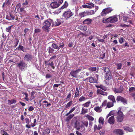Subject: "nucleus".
<instances>
[{"instance_id":"5fc2aeb1","label":"nucleus","mask_w":135,"mask_h":135,"mask_svg":"<svg viewBox=\"0 0 135 135\" xmlns=\"http://www.w3.org/2000/svg\"><path fill=\"white\" fill-rule=\"evenodd\" d=\"M128 20H129L128 17H124L123 18V21L125 22H128Z\"/></svg>"},{"instance_id":"aec40b11","label":"nucleus","mask_w":135,"mask_h":135,"mask_svg":"<svg viewBox=\"0 0 135 135\" xmlns=\"http://www.w3.org/2000/svg\"><path fill=\"white\" fill-rule=\"evenodd\" d=\"M89 82L90 83H97V79L94 77H89Z\"/></svg>"},{"instance_id":"7c9ffc66","label":"nucleus","mask_w":135,"mask_h":135,"mask_svg":"<svg viewBox=\"0 0 135 135\" xmlns=\"http://www.w3.org/2000/svg\"><path fill=\"white\" fill-rule=\"evenodd\" d=\"M68 6V3L67 1H65L63 5L61 7L60 9H63L66 8Z\"/></svg>"},{"instance_id":"473e14b6","label":"nucleus","mask_w":135,"mask_h":135,"mask_svg":"<svg viewBox=\"0 0 135 135\" xmlns=\"http://www.w3.org/2000/svg\"><path fill=\"white\" fill-rule=\"evenodd\" d=\"M124 117L123 116H117V120L118 122H121L123 120Z\"/></svg>"},{"instance_id":"e433bc0d","label":"nucleus","mask_w":135,"mask_h":135,"mask_svg":"<svg viewBox=\"0 0 135 135\" xmlns=\"http://www.w3.org/2000/svg\"><path fill=\"white\" fill-rule=\"evenodd\" d=\"M117 112L116 110H114L110 112V116L111 115L116 116L117 114Z\"/></svg>"},{"instance_id":"7ed1b4c3","label":"nucleus","mask_w":135,"mask_h":135,"mask_svg":"<svg viewBox=\"0 0 135 135\" xmlns=\"http://www.w3.org/2000/svg\"><path fill=\"white\" fill-rule=\"evenodd\" d=\"M73 15V13L70 9H69L64 12L63 13L62 16L65 19L67 20Z\"/></svg>"},{"instance_id":"ddd939ff","label":"nucleus","mask_w":135,"mask_h":135,"mask_svg":"<svg viewBox=\"0 0 135 135\" xmlns=\"http://www.w3.org/2000/svg\"><path fill=\"white\" fill-rule=\"evenodd\" d=\"M114 91L116 93H121L122 92L123 87L121 85L119 87V88H114Z\"/></svg>"},{"instance_id":"c9c22d12","label":"nucleus","mask_w":135,"mask_h":135,"mask_svg":"<svg viewBox=\"0 0 135 135\" xmlns=\"http://www.w3.org/2000/svg\"><path fill=\"white\" fill-rule=\"evenodd\" d=\"M87 15H91L94 14L95 13L94 11L93 10H90L86 12Z\"/></svg>"},{"instance_id":"a19ab883","label":"nucleus","mask_w":135,"mask_h":135,"mask_svg":"<svg viewBox=\"0 0 135 135\" xmlns=\"http://www.w3.org/2000/svg\"><path fill=\"white\" fill-rule=\"evenodd\" d=\"M115 122V119L113 116L110 117V124H114Z\"/></svg>"},{"instance_id":"09e8293b","label":"nucleus","mask_w":135,"mask_h":135,"mask_svg":"<svg viewBox=\"0 0 135 135\" xmlns=\"http://www.w3.org/2000/svg\"><path fill=\"white\" fill-rule=\"evenodd\" d=\"M79 15L81 17H84L85 16H86V12H83L80 13L79 14Z\"/></svg>"},{"instance_id":"b1692460","label":"nucleus","mask_w":135,"mask_h":135,"mask_svg":"<svg viewBox=\"0 0 135 135\" xmlns=\"http://www.w3.org/2000/svg\"><path fill=\"white\" fill-rule=\"evenodd\" d=\"M117 116H123L124 117V115L123 112L121 111V108H119V109L117 112Z\"/></svg>"},{"instance_id":"680f3d73","label":"nucleus","mask_w":135,"mask_h":135,"mask_svg":"<svg viewBox=\"0 0 135 135\" xmlns=\"http://www.w3.org/2000/svg\"><path fill=\"white\" fill-rule=\"evenodd\" d=\"M107 101L105 100L101 105L102 106V107L105 106L107 104Z\"/></svg>"},{"instance_id":"9d476101","label":"nucleus","mask_w":135,"mask_h":135,"mask_svg":"<svg viewBox=\"0 0 135 135\" xmlns=\"http://www.w3.org/2000/svg\"><path fill=\"white\" fill-rule=\"evenodd\" d=\"M113 132L116 134L119 135H122L124 134L123 131L119 129H115L113 131Z\"/></svg>"},{"instance_id":"39448f33","label":"nucleus","mask_w":135,"mask_h":135,"mask_svg":"<svg viewBox=\"0 0 135 135\" xmlns=\"http://www.w3.org/2000/svg\"><path fill=\"white\" fill-rule=\"evenodd\" d=\"M71 122L72 124L74 126V127L76 129L79 130L80 129L79 123L78 121L76 120L75 117L73 119Z\"/></svg>"},{"instance_id":"1a4fd4ad","label":"nucleus","mask_w":135,"mask_h":135,"mask_svg":"<svg viewBox=\"0 0 135 135\" xmlns=\"http://www.w3.org/2000/svg\"><path fill=\"white\" fill-rule=\"evenodd\" d=\"M52 26H58L61 23L60 19H57L56 21L52 22Z\"/></svg>"},{"instance_id":"bf43d9fd","label":"nucleus","mask_w":135,"mask_h":135,"mask_svg":"<svg viewBox=\"0 0 135 135\" xmlns=\"http://www.w3.org/2000/svg\"><path fill=\"white\" fill-rule=\"evenodd\" d=\"M34 32L36 33H40L41 32V30L39 28H36Z\"/></svg>"},{"instance_id":"2eb2a0df","label":"nucleus","mask_w":135,"mask_h":135,"mask_svg":"<svg viewBox=\"0 0 135 135\" xmlns=\"http://www.w3.org/2000/svg\"><path fill=\"white\" fill-rule=\"evenodd\" d=\"M43 103L42 104V106L44 108H46L51 105L50 103H48L47 101L44 100L43 102Z\"/></svg>"},{"instance_id":"9b49d317","label":"nucleus","mask_w":135,"mask_h":135,"mask_svg":"<svg viewBox=\"0 0 135 135\" xmlns=\"http://www.w3.org/2000/svg\"><path fill=\"white\" fill-rule=\"evenodd\" d=\"M15 18V16L11 13H9V15H7L6 17V19L8 20H14Z\"/></svg>"},{"instance_id":"37998d69","label":"nucleus","mask_w":135,"mask_h":135,"mask_svg":"<svg viewBox=\"0 0 135 135\" xmlns=\"http://www.w3.org/2000/svg\"><path fill=\"white\" fill-rule=\"evenodd\" d=\"M51 46L52 47L55 49H58V50L59 49V46L58 47L57 45L53 43L52 44Z\"/></svg>"},{"instance_id":"f03ea898","label":"nucleus","mask_w":135,"mask_h":135,"mask_svg":"<svg viewBox=\"0 0 135 135\" xmlns=\"http://www.w3.org/2000/svg\"><path fill=\"white\" fill-rule=\"evenodd\" d=\"M104 71L106 72L105 75V83L107 85H108L110 83L109 79L110 70L108 68L106 67H104Z\"/></svg>"},{"instance_id":"c85d7f7f","label":"nucleus","mask_w":135,"mask_h":135,"mask_svg":"<svg viewBox=\"0 0 135 135\" xmlns=\"http://www.w3.org/2000/svg\"><path fill=\"white\" fill-rule=\"evenodd\" d=\"M87 99L83 95L79 98V102H81L86 100Z\"/></svg>"},{"instance_id":"423d86ee","label":"nucleus","mask_w":135,"mask_h":135,"mask_svg":"<svg viewBox=\"0 0 135 135\" xmlns=\"http://www.w3.org/2000/svg\"><path fill=\"white\" fill-rule=\"evenodd\" d=\"M17 67L22 70L27 67V64L23 61H21L20 62L17 63Z\"/></svg>"},{"instance_id":"6e6552de","label":"nucleus","mask_w":135,"mask_h":135,"mask_svg":"<svg viewBox=\"0 0 135 135\" xmlns=\"http://www.w3.org/2000/svg\"><path fill=\"white\" fill-rule=\"evenodd\" d=\"M110 12V8H107L103 9L101 13V15L102 16H105Z\"/></svg>"},{"instance_id":"412c9836","label":"nucleus","mask_w":135,"mask_h":135,"mask_svg":"<svg viewBox=\"0 0 135 135\" xmlns=\"http://www.w3.org/2000/svg\"><path fill=\"white\" fill-rule=\"evenodd\" d=\"M102 106H100V107L97 106L95 107L94 108V109L97 112L100 113L102 111Z\"/></svg>"},{"instance_id":"6ab92c4d","label":"nucleus","mask_w":135,"mask_h":135,"mask_svg":"<svg viewBox=\"0 0 135 135\" xmlns=\"http://www.w3.org/2000/svg\"><path fill=\"white\" fill-rule=\"evenodd\" d=\"M86 32L87 33H88L86 34L85 33L80 32L79 34L78 35V36H79L80 37L82 38L84 36H87L88 34H90V33L89 31H87Z\"/></svg>"},{"instance_id":"0eeeda50","label":"nucleus","mask_w":135,"mask_h":135,"mask_svg":"<svg viewBox=\"0 0 135 135\" xmlns=\"http://www.w3.org/2000/svg\"><path fill=\"white\" fill-rule=\"evenodd\" d=\"M32 59V55L29 54H26L24 58L25 61L28 62L31 61Z\"/></svg>"},{"instance_id":"f257e3e1","label":"nucleus","mask_w":135,"mask_h":135,"mask_svg":"<svg viewBox=\"0 0 135 135\" xmlns=\"http://www.w3.org/2000/svg\"><path fill=\"white\" fill-rule=\"evenodd\" d=\"M52 21L50 19H48L45 21L44 26L42 27V28L45 31L49 32V27L52 23Z\"/></svg>"},{"instance_id":"393cba45","label":"nucleus","mask_w":135,"mask_h":135,"mask_svg":"<svg viewBox=\"0 0 135 135\" xmlns=\"http://www.w3.org/2000/svg\"><path fill=\"white\" fill-rule=\"evenodd\" d=\"M88 112V109H85L83 107L82 108L80 114H81L84 115Z\"/></svg>"},{"instance_id":"58836bf2","label":"nucleus","mask_w":135,"mask_h":135,"mask_svg":"<svg viewBox=\"0 0 135 135\" xmlns=\"http://www.w3.org/2000/svg\"><path fill=\"white\" fill-rule=\"evenodd\" d=\"M79 94V90L78 88L76 87L75 90V97H78Z\"/></svg>"},{"instance_id":"72a5a7b5","label":"nucleus","mask_w":135,"mask_h":135,"mask_svg":"<svg viewBox=\"0 0 135 135\" xmlns=\"http://www.w3.org/2000/svg\"><path fill=\"white\" fill-rule=\"evenodd\" d=\"M88 122L86 121H83L82 122V124H81V127L82 126H85L87 127L88 126Z\"/></svg>"},{"instance_id":"f704fd0d","label":"nucleus","mask_w":135,"mask_h":135,"mask_svg":"<svg viewBox=\"0 0 135 135\" xmlns=\"http://www.w3.org/2000/svg\"><path fill=\"white\" fill-rule=\"evenodd\" d=\"M124 130L125 131H128L129 132H132L133 131V130L131 128L128 127H124Z\"/></svg>"},{"instance_id":"a211bd4d","label":"nucleus","mask_w":135,"mask_h":135,"mask_svg":"<svg viewBox=\"0 0 135 135\" xmlns=\"http://www.w3.org/2000/svg\"><path fill=\"white\" fill-rule=\"evenodd\" d=\"M110 101H112V102L111 103L110 102V107H111L113 106V103L115 102L114 97L113 95H110Z\"/></svg>"},{"instance_id":"338daca9","label":"nucleus","mask_w":135,"mask_h":135,"mask_svg":"<svg viewBox=\"0 0 135 135\" xmlns=\"http://www.w3.org/2000/svg\"><path fill=\"white\" fill-rule=\"evenodd\" d=\"M56 55H54L52 56L49 59V61H51L53 59H56Z\"/></svg>"},{"instance_id":"bb28decb","label":"nucleus","mask_w":135,"mask_h":135,"mask_svg":"<svg viewBox=\"0 0 135 135\" xmlns=\"http://www.w3.org/2000/svg\"><path fill=\"white\" fill-rule=\"evenodd\" d=\"M91 103V102L90 101H89L83 104H82V106L84 107L88 108V107Z\"/></svg>"},{"instance_id":"49530a36","label":"nucleus","mask_w":135,"mask_h":135,"mask_svg":"<svg viewBox=\"0 0 135 135\" xmlns=\"http://www.w3.org/2000/svg\"><path fill=\"white\" fill-rule=\"evenodd\" d=\"M75 109V107H73L72 109H71L68 113H67L66 114V116H68L71 113H72L73 111H74Z\"/></svg>"},{"instance_id":"0e129e2a","label":"nucleus","mask_w":135,"mask_h":135,"mask_svg":"<svg viewBox=\"0 0 135 135\" xmlns=\"http://www.w3.org/2000/svg\"><path fill=\"white\" fill-rule=\"evenodd\" d=\"M122 97L120 96H118L117 98V100L118 101H120L122 98Z\"/></svg>"},{"instance_id":"3c124183","label":"nucleus","mask_w":135,"mask_h":135,"mask_svg":"<svg viewBox=\"0 0 135 135\" xmlns=\"http://www.w3.org/2000/svg\"><path fill=\"white\" fill-rule=\"evenodd\" d=\"M47 50H48V52L49 54L52 53L54 51V50L50 47H49Z\"/></svg>"},{"instance_id":"13d9d810","label":"nucleus","mask_w":135,"mask_h":135,"mask_svg":"<svg viewBox=\"0 0 135 135\" xmlns=\"http://www.w3.org/2000/svg\"><path fill=\"white\" fill-rule=\"evenodd\" d=\"M12 2V0H8L6 2V4L7 6L11 4V2Z\"/></svg>"},{"instance_id":"20e7f679","label":"nucleus","mask_w":135,"mask_h":135,"mask_svg":"<svg viewBox=\"0 0 135 135\" xmlns=\"http://www.w3.org/2000/svg\"><path fill=\"white\" fill-rule=\"evenodd\" d=\"M81 69H79L76 70H72L70 72V74L71 76L75 78H81L80 76L78 75V73L80 72Z\"/></svg>"},{"instance_id":"dca6fc26","label":"nucleus","mask_w":135,"mask_h":135,"mask_svg":"<svg viewBox=\"0 0 135 135\" xmlns=\"http://www.w3.org/2000/svg\"><path fill=\"white\" fill-rule=\"evenodd\" d=\"M118 21V18L117 16L110 17V23H114Z\"/></svg>"},{"instance_id":"f3484780","label":"nucleus","mask_w":135,"mask_h":135,"mask_svg":"<svg viewBox=\"0 0 135 135\" xmlns=\"http://www.w3.org/2000/svg\"><path fill=\"white\" fill-rule=\"evenodd\" d=\"M92 20L90 18H87L83 21V23L84 24L89 25L91 22Z\"/></svg>"},{"instance_id":"ea45409f","label":"nucleus","mask_w":135,"mask_h":135,"mask_svg":"<svg viewBox=\"0 0 135 135\" xmlns=\"http://www.w3.org/2000/svg\"><path fill=\"white\" fill-rule=\"evenodd\" d=\"M104 119L102 117H100L99 119V123L101 124L102 125L104 123Z\"/></svg>"},{"instance_id":"4be33fe9","label":"nucleus","mask_w":135,"mask_h":135,"mask_svg":"<svg viewBox=\"0 0 135 135\" xmlns=\"http://www.w3.org/2000/svg\"><path fill=\"white\" fill-rule=\"evenodd\" d=\"M48 63V65L52 69H54L56 65H55L52 61H49Z\"/></svg>"},{"instance_id":"6e6d98bb","label":"nucleus","mask_w":135,"mask_h":135,"mask_svg":"<svg viewBox=\"0 0 135 135\" xmlns=\"http://www.w3.org/2000/svg\"><path fill=\"white\" fill-rule=\"evenodd\" d=\"M135 90V88L134 87H132L129 88V93H131Z\"/></svg>"},{"instance_id":"c03bdc74","label":"nucleus","mask_w":135,"mask_h":135,"mask_svg":"<svg viewBox=\"0 0 135 135\" xmlns=\"http://www.w3.org/2000/svg\"><path fill=\"white\" fill-rule=\"evenodd\" d=\"M89 70L90 71H96L97 69L96 67H90L88 68Z\"/></svg>"},{"instance_id":"864d4df0","label":"nucleus","mask_w":135,"mask_h":135,"mask_svg":"<svg viewBox=\"0 0 135 135\" xmlns=\"http://www.w3.org/2000/svg\"><path fill=\"white\" fill-rule=\"evenodd\" d=\"M105 53L102 52V54H101L100 56L99 57L100 59H103L104 58L105 56Z\"/></svg>"},{"instance_id":"79ce46f5","label":"nucleus","mask_w":135,"mask_h":135,"mask_svg":"<svg viewBox=\"0 0 135 135\" xmlns=\"http://www.w3.org/2000/svg\"><path fill=\"white\" fill-rule=\"evenodd\" d=\"M22 94L25 95V99L27 101H28L29 100V99L28 97V94L26 92L22 93Z\"/></svg>"},{"instance_id":"5701e85b","label":"nucleus","mask_w":135,"mask_h":135,"mask_svg":"<svg viewBox=\"0 0 135 135\" xmlns=\"http://www.w3.org/2000/svg\"><path fill=\"white\" fill-rule=\"evenodd\" d=\"M75 115L74 114H70L69 115L68 117H67L66 119V121L67 122H69L70 121Z\"/></svg>"},{"instance_id":"cd10ccee","label":"nucleus","mask_w":135,"mask_h":135,"mask_svg":"<svg viewBox=\"0 0 135 135\" xmlns=\"http://www.w3.org/2000/svg\"><path fill=\"white\" fill-rule=\"evenodd\" d=\"M102 22L104 23H108L110 22V17H109L106 19L104 18L103 19Z\"/></svg>"},{"instance_id":"de8ad7c7","label":"nucleus","mask_w":135,"mask_h":135,"mask_svg":"<svg viewBox=\"0 0 135 135\" xmlns=\"http://www.w3.org/2000/svg\"><path fill=\"white\" fill-rule=\"evenodd\" d=\"M72 104V101H70L67 104L65 107L66 108H68L70 107Z\"/></svg>"},{"instance_id":"603ef678","label":"nucleus","mask_w":135,"mask_h":135,"mask_svg":"<svg viewBox=\"0 0 135 135\" xmlns=\"http://www.w3.org/2000/svg\"><path fill=\"white\" fill-rule=\"evenodd\" d=\"M18 50H21L24 52H25L24 51L23 46H22L21 45H20L18 46Z\"/></svg>"},{"instance_id":"8fccbe9b","label":"nucleus","mask_w":135,"mask_h":135,"mask_svg":"<svg viewBox=\"0 0 135 135\" xmlns=\"http://www.w3.org/2000/svg\"><path fill=\"white\" fill-rule=\"evenodd\" d=\"M60 6L63 2V0H54Z\"/></svg>"},{"instance_id":"c756f323","label":"nucleus","mask_w":135,"mask_h":135,"mask_svg":"<svg viewBox=\"0 0 135 135\" xmlns=\"http://www.w3.org/2000/svg\"><path fill=\"white\" fill-rule=\"evenodd\" d=\"M85 117H86L90 121H93L94 120V118L91 116L89 114H87L85 116Z\"/></svg>"},{"instance_id":"a18cd8bd","label":"nucleus","mask_w":135,"mask_h":135,"mask_svg":"<svg viewBox=\"0 0 135 135\" xmlns=\"http://www.w3.org/2000/svg\"><path fill=\"white\" fill-rule=\"evenodd\" d=\"M71 96V91H70L68 95L67 96L66 98V101H69Z\"/></svg>"},{"instance_id":"4d7b16f0","label":"nucleus","mask_w":135,"mask_h":135,"mask_svg":"<svg viewBox=\"0 0 135 135\" xmlns=\"http://www.w3.org/2000/svg\"><path fill=\"white\" fill-rule=\"evenodd\" d=\"M117 68L118 69H121L122 67V64L121 63L117 64Z\"/></svg>"},{"instance_id":"69168bd1","label":"nucleus","mask_w":135,"mask_h":135,"mask_svg":"<svg viewBox=\"0 0 135 135\" xmlns=\"http://www.w3.org/2000/svg\"><path fill=\"white\" fill-rule=\"evenodd\" d=\"M21 6V4L20 3H19L17 4L16 6V8L17 9H18L19 8H20V7Z\"/></svg>"},{"instance_id":"4c0bfd02","label":"nucleus","mask_w":135,"mask_h":135,"mask_svg":"<svg viewBox=\"0 0 135 135\" xmlns=\"http://www.w3.org/2000/svg\"><path fill=\"white\" fill-rule=\"evenodd\" d=\"M50 132V129L48 128H46L43 132L44 134H48Z\"/></svg>"},{"instance_id":"e2e57ef3","label":"nucleus","mask_w":135,"mask_h":135,"mask_svg":"<svg viewBox=\"0 0 135 135\" xmlns=\"http://www.w3.org/2000/svg\"><path fill=\"white\" fill-rule=\"evenodd\" d=\"M95 2L96 4H100L102 3V2L101 0L95 1Z\"/></svg>"},{"instance_id":"f8f14e48","label":"nucleus","mask_w":135,"mask_h":135,"mask_svg":"<svg viewBox=\"0 0 135 135\" xmlns=\"http://www.w3.org/2000/svg\"><path fill=\"white\" fill-rule=\"evenodd\" d=\"M59 6V4H57V3L54 1L51 3L50 4V6L51 8L53 9L57 8Z\"/></svg>"},{"instance_id":"2f4dec72","label":"nucleus","mask_w":135,"mask_h":135,"mask_svg":"<svg viewBox=\"0 0 135 135\" xmlns=\"http://www.w3.org/2000/svg\"><path fill=\"white\" fill-rule=\"evenodd\" d=\"M96 86L97 88H100L104 91H106L107 89V88L105 87L102 85H96Z\"/></svg>"},{"instance_id":"4468645a","label":"nucleus","mask_w":135,"mask_h":135,"mask_svg":"<svg viewBox=\"0 0 135 135\" xmlns=\"http://www.w3.org/2000/svg\"><path fill=\"white\" fill-rule=\"evenodd\" d=\"M97 95L100 94L103 95H107V93L100 89H98L97 90Z\"/></svg>"},{"instance_id":"a878e982","label":"nucleus","mask_w":135,"mask_h":135,"mask_svg":"<svg viewBox=\"0 0 135 135\" xmlns=\"http://www.w3.org/2000/svg\"><path fill=\"white\" fill-rule=\"evenodd\" d=\"M79 28L81 30L86 31L87 30V27L86 26H80L79 27Z\"/></svg>"},{"instance_id":"052dcab7","label":"nucleus","mask_w":135,"mask_h":135,"mask_svg":"<svg viewBox=\"0 0 135 135\" xmlns=\"http://www.w3.org/2000/svg\"><path fill=\"white\" fill-rule=\"evenodd\" d=\"M12 27V26H9L8 27L6 28V31L8 32H9L11 29Z\"/></svg>"},{"instance_id":"774afa93","label":"nucleus","mask_w":135,"mask_h":135,"mask_svg":"<svg viewBox=\"0 0 135 135\" xmlns=\"http://www.w3.org/2000/svg\"><path fill=\"white\" fill-rule=\"evenodd\" d=\"M52 76L50 74H47L46 75V78H51Z\"/></svg>"}]
</instances>
